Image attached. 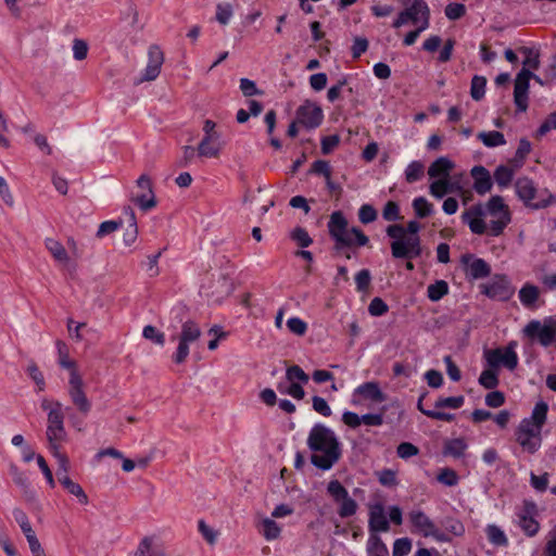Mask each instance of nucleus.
Returning <instances> with one entry per match:
<instances>
[{"label": "nucleus", "instance_id": "6e6d98bb", "mask_svg": "<svg viewBox=\"0 0 556 556\" xmlns=\"http://www.w3.org/2000/svg\"><path fill=\"white\" fill-rule=\"evenodd\" d=\"M382 216L388 222H394L401 219L400 207L397 203L389 201L386 203L382 212Z\"/></svg>", "mask_w": 556, "mask_h": 556}, {"label": "nucleus", "instance_id": "7c9ffc66", "mask_svg": "<svg viewBox=\"0 0 556 556\" xmlns=\"http://www.w3.org/2000/svg\"><path fill=\"white\" fill-rule=\"evenodd\" d=\"M534 510V505H527L525 511L519 515V526L529 536L536 534L539 531V522L530 516Z\"/></svg>", "mask_w": 556, "mask_h": 556}, {"label": "nucleus", "instance_id": "6ab92c4d", "mask_svg": "<svg viewBox=\"0 0 556 556\" xmlns=\"http://www.w3.org/2000/svg\"><path fill=\"white\" fill-rule=\"evenodd\" d=\"M323 117L321 109L312 102L304 103L296 111L298 122L308 129L318 127Z\"/></svg>", "mask_w": 556, "mask_h": 556}, {"label": "nucleus", "instance_id": "39448f33", "mask_svg": "<svg viewBox=\"0 0 556 556\" xmlns=\"http://www.w3.org/2000/svg\"><path fill=\"white\" fill-rule=\"evenodd\" d=\"M548 406L545 402H538L529 418L519 424L516 431V440L523 451L533 454L541 446V432L546 421Z\"/></svg>", "mask_w": 556, "mask_h": 556}, {"label": "nucleus", "instance_id": "f3484780", "mask_svg": "<svg viewBox=\"0 0 556 556\" xmlns=\"http://www.w3.org/2000/svg\"><path fill=\"white\" fill-rule=\"evenodd\" d=\"M481 288L486 296L496 301H507L514 294V289L505 276H495L491 281L482 285Z\"/></svg>", "mask_w": 556, "mask_h": 556}, {"label": "nucleus", "instance_id": "58836bf2", "mask_svg": "<svg viewBox=\"0 0 556 556\" xmlns=\"http://www.w3.org/2000/svg\"><path fill=\"white\" fill-rule=\"evenodd\" d=\"M413 208L417 217L425 218L433 213V205L424 197L413 200Z\"/></svg>", "mask_w": 556, "mask_h": 556}, {"label": "nucleus", "instance_id": "4468645a", "mask_svg": "<svg viewBox=\"0 0 556 556\" xmlns=\"http://www.w3.org/2000/svg\"><path fill=\"white\" fill-rule=\"evenodd\" d=\"M408 520L412 523V532L425 538H433L439 542H447L450 539L441 532L434 522L421 510L414 509L408 513Z\"/></svg>", "mask_w": 556, "mask_h": 556}, {"label": "nucleus", "instance_id": "ea45409f", "mask_svg": "<svg viewBox=\"0 0 556 556\" xmlns=\"http://www.w3.org/2000/svg\"><path fill=\"white\" fill-rule=\"evenodd\" d=\"M467 450V443L464 439L457 438L445 443L444 453L453 457H460Z\"/></svg>", "mask_w": 556, "mask_h": 556}, {"label": "nucleus", "instance_id": "09e8293b", "mask_svg": "<svg viewBox=\"0 0 556 556\" xmlns=\"http://www.w3.org/2000/svg\"><path fill=\"white\" fill-rule=\"evenodd\" d=\"M70 494L75 496L79 504L87 505L89 503L88 495L84 491L80 484L75 481L67 482L66 485L63 486Z\"/></svg>", "mask_w": 556, "mask_h": 556}, {"label": "nucleus", "instance_id": "8fccbe9b", "mask_svg": "<svg viewBox=\"0 0 556 556\" xmlns=\"http://www.w3.org/2000/svg\"><path fill=\"white\" fill-rule=\"evenodd\" d=\"M144 339L152 341L153 343L163 346L165 343V336L159 331L154 326L148 325L142 330Z\"/></svg>", "mask_w": 556, "mask_h": 556}, {"label": "nucleus", "instance_id": "ddd939ff", "mask_svg": "<svg viewBox=\"0 0 556 556\" xmlns=\"http://www.w3.org/2000/svg\"><path fill=\"white\" fill-rule=\"evenodd\" d=\"M516 348L517 342L510 341L505 348L485 350L484 358L491 368L504 366L509 370H514L518 365Z\"/></svg>", "mask_w": 556, "mask_h": 556}, {"label": "nucleus", "instance_id": "473e14b6", "mask_svg": "<svg viewBox=\"0 0 556 556\" xmlns=\"http://www.w3.org/2000/svg\"><path fill=\"white\" fill-rule=\"evenodd\" d=\"M125 213L128 215L129 226L125 230L123 241L127 247L134 244L138 237L137 219L134 210L130 206L125 208Z\"/></svg>", "mask_w": 556, "mask_h": 556}, {"label": "nucleus", "instance_id": "2f4dec72", "mask_svg": "<svg viewBox=\"0 0 556 556\" xmlns=\"http://www.w3.org/2000/svg\"><path fill=\"white\" fill-rule=\"evenodd\" d=\"M519 168H516L515 164L509 163V165H501L498 166L494 172V179L495 182L500 187H507L511 180Z\"/></svg>", "mask_w": 556, "mask_h": 556}, {"label": "nucleus", "instance_id": "1a4fd4ad", "mask_svg": "<svg viewBox=\"0 0 556 556\" xmlns=\"http://www.w3.org/2000/svg\"><path fill=\"white\" fill-rule=\"evenodd\" d=\"M202 334V330L193 320H186L181 324L180 332L172 336V341L177 342L176 351L172 355V359L175 364H184L190 353V345L197 342Z\"/></svg>", "mask_w": 556, "mask_h": 556}, {"label": "nucleus", "instance_id": "0e129e2a", "mask_svg": "<svg viewBox=\"0 0 556 556\" xmlns=\"http://www.w3.org/2000/svg\"><path fill=\"white\" fill-rule=\"evenodd\" d=\"M396 453L399 457L407 459L409 457L417 455L419 453V450L416 445L409 442H403L397 446Z\"/></svg>", "mask_w": 556, "mask_h": 556}, {"label": "nucleus", "instance_id": "a18cd8bd", "mask_svg": "<svg viewBox=\"0 0 556 556\" xmlns=\"http://www.w3.org/2000/svg\"><path fill=\"white\" fill-rule=\"evenodd\" d=\"M286 379L288 382L307 383L309 377L300 366L293 365L287 368Z\"/></svg>", "mask_w": 556, "mask_h": 556}, {"label": "nucleus", "instance_id": "4c0bfd02", "mask_svg": "<svg viewBox=\"0 0 556 556\" xmlns=\"http://www.w3.org/2000/svg\"><path fill=\"white\" fill-rule=\"evenodd\" d=\"M485 533L488 540L494 545L506 546L508 544V540L504 531L495 525H489L485 529Z\"/></svg>", "mask_w": 556, "mask_h": 556}, {"label": "nucleus", "instance_id": "c85d7f7f", "mask_svg": "<svg viewBox=\"0 0 556 556\" xmlns=\"http://www.w3.org/2000/svg\"><path fill=\"white\" fill-rule=\"evenodd\" d=\"M258 532L267 541H274L280 536L281 527L273 519L264 517L256 526Z\"/></svg>", "mask_w": 556, "mask_h": 556}, {"label": "nucleus", "instance_id": "4d7b16f0", "mask_svg": "<svg viewBox=\"0 0 556 556\" xmlns=\"http://www.w3.org/2000/svg\"><path fill=\"white\" fill-rule=\"evenodd\" d=\"M287 327L292 333L296 336H303L307 330L306 323L299 317L289 318L287 320Z\"/></svg>", "mask_w": 556, "mask_h": 556}, {"label": "nucleus", "instance_id": "c9c22d12", "mask_svg": "<svg viewBox=\"0 0 556 556\" xmlns=\"http://www.w3.org/2000/svg\"><path fill=\"white\" fill-rule=\"evenodd\" d=\"M198 531L208 545H215L220 535L219 531L206 523L205 520L198 521Z\"/></svg>", "mask_w": 556, "mask_h": 556}, {"label": "nucleus", "instance_id": "5fc2aeb1", "mask_svg": "<svg viewBox=\"0 0 556 556\" xmlns=\"http://www.w3.org/2000/svg\"><path fill=\"white\" fill-rule=\"evenodd\" d=\"M412 551V541L408 538L395 540L393 544V556H406Z\"/></svg>", "mask_w": 556, "mask_h": 556}, {"label": "nucleus", "instance_id": "a211bd4d", "mask_svg": "<svg viewBox=\"0 0 556 556\" xmlns=\"http://www.w3.org/2000/svg\"><path fill=\"white\" fill-rule=\"evenodd\" d=\"M164 63V53L157 45H151L148 49V63L142 72L139 83L153 81L160 73Z\"/></svg>", "mask_w": 556, "mask_h": 556}, {"label": "nucleus", "instance_id": "6e6552de", "mask_svg": "<svg viewBox=\"0 0 556 556\" xmlns=\"http://www.w3.org/2000/svg\"><path fill=\"white\" fill-rule=\"evenodd\" d=\"M41 408L47 412L46 438L50 450L62 448V444L67 441V432L64 427V414L62 403L42 399Z\"/></svg>", "mask_w": 556, "mask_h": 556}, {"label": "nucleus", "instance_id": "393cba45", "mask_svg": "<svg viewBox=\"0 0 556 556\" xmlns=\"http://www.w3.org/2000/svg\"><path fill=\"white\" fill-rule=\"evenodd\" d=\"M471 177L473 178V189L478 194H485L492 188V179L489 170L483 166L472 167Z\"/></svg>", "mask_w": 556, "mask_h": 556}, {"label": "nucleus", "instance_id": "603ef678", "mask_svg": "<svg viewBox=\"0 0 556 556\" xmlns=\"http://www.w3.org/2000/svg\"><path fill=\"white\" fill-rule=\"evenodd\" d=\"M232 7L230 3H219L216 7V20L222 25H227L232 16Z\"/></svg>", "mask_w": 556, "mask_h": 556}, {"label": "nucleus", "instance_id": "f257e3e1", "mask_svg": "<svg viewBox=\"0 0 556 556\" xmlns=\"http://www.w3.org/2000/svg\"><path fill=\"white\" fill-rule=\"evenodd\" d=\"M462 219L470 231L483 235L489 230L493 237H498L511 222V213L501 195H493L483 204H476L466 210Z\"/></svg>", "mask_w": 556, "mask_h": 556}, {"label": "nucleus", "instance_id": "9b49d317", "mask_svg": "<svg viewBox=\"0 0 556 556\" xmlns=\"http://www.w3.org/2000/svg\"><path fill=\"white\" fill-rule=\"evenodd\" d=\"M515 189L518 198L530 208L540 210L556 204V197L548 191L544 192L545 197L533 202L536 195V188L533 181L527 177L518 178L515 182Z\"/></svg>", "mask_w": 556, "mask_h": 556}, {"label": "nucleus", "instance_id": "9d476101", "mask_svg": "<svg viewBox=\"0 0 556 556\" xmlns=\"http://www.w3.org/2000/svg\"><path fill=\"white\" fill-rule=\"evenodd\" d=\"M525 337L544 348L556 344V315L530 320L522 329Z\"/></svg>", "mask_w": 556, "mask_h": 556}, {"label": "nucleus", "instance_id": "bf43d9fd", "mask_svg": "<svg viewBox=\"0 0 556 556\" xmlns=\"http://www.w3.org/2000/svg\"><path fill=\"white\" fill-rule=\"evenodd\" d=\"M358 218L363 224H369L377 219V212L374 206L364 204L358 211Z\"/></svg>", "mask_w": 556, "mask_h": 556}, {"label": "nucleus", "instance_id": "412c9836", "mask_svg": "<svg viewBox=\"0 0 556 556\" xmlns=\"http://www.w3.org/2000/svg\"><path fill=\"white\" fill-rule=\"evenodd\" d=\"M225 147V142L219 137L202 138L197 147L198 156L205 159H218Z\"/></svg>", "mask_w": 556, "mask_h": 556}, {"label": "nucleus", "instance_id": "cd10ccee", "mask_svg": "<svg viewBox=\"0 0 556 556\" xmlns=\"http://www.w3.org/2000/svg\"><path fill=\"white\" fill-rule=\"evenodd\" d=\"M355 393L365 400H370L375 403H381L386 400V395L380 390L377 382H365L356 388Z\"/></svg>", "mask_w": 556, "mask_h": 556}, {"label": "nucleus", "instance_id": "774afa93", "mask_svg": "<svg viewBox=\"0 0 556 556\" xmlns=\"http://www.w3.org/2000/svg\"><path fill=\"white\" fill-rule=\"evenodd\" d=\"M292 238L302 248H306L312 243V239L308 232L303 228H295L292 232Z\"/></svg>", "mask_w": 556, "mask_h": 556}, {"label": "nucleus", "instance_id": "0eeeda50", "mask_svg": "<svg viewBox=\"0 0 556 556\" xmlns=\"http://www.w3.org/2000/svg\"><path fill=\"white\" fill-rule=\"evenodd\" d=\"M520 51L526 55V59L523 61V68L517 74L515 79L514 101L517 109L525 112L528 109L530 79L533 78L539 84L543 83L539 76L530 72V68L536 70L540 65L539 53L530 48H521Z\"/></svg>", "mask_w": 556, "mask_h": 556}, {"label": "nucleus", "instance_id": "c03bdc74", "mask_svg": "<svg viewBox=\"0 0 556 556\" xmlns=\"http://www.w3.org/2000/svg\"><path fill=\"white\" fill-rule=\"evenodd\" d=\"M26 371L28 376L31 378V380L35 382L37 390L39 392L43 391L46 389V381L42 372L38 368L35 362H30L27 365Z\"/></svg>", "mask_w": 556, "mask_h": 556}, {"label": "nucleus", "instance_id": "72a5a7b5", "mask_svg": "<svg viewBox=\"0 0 556 556\" xmlns=\"http://www.w3.org/2000/svg\"><path fill=\"white\" fill-rule=\"evenodd\" d=\"M477 137L488 148H495L506 143L504 135L496 130L481 131Z\"/></svg>", "mask_w": 556, "mask_h": 556}, {"label": "nucleus", "instance_id": "423d86ee", "mask_svg": "<svg viewBox=\"0 0 556 556\" xmlns=\"http://www.w3.org/2000/svg\"><path fill=\"white\" fill-rule=\"evenodd\" d=\"M328 229L331 238L336 241L334 250L337 252L343 248L364 247L369 241L359 228H349V223L340 211L330 215Z\"/></svg>", "mask_w": 556, "mask_h": 556}, {"label": "nucleus", "instance_id": "c756f323", "mask_svg": "<svg viewBox=\"0 0 556 556\" xmlns=\"http://www.w3.org/2000/svg\"><path fill=\"white\" fill-rule=\"evenodd\" d=\"M519 300L521 304L530 309H534L538 307L536 302L540 296V289L531 283H526L520 290H519Z\"/></svg>", "mask_w": 556, "mask_h": 556}, {"label": "nucleus", "instance_id": "4be33fe9", "mask_svg": "<svg viewBox=\"0 0 556 556\" xmlns=\"http://www.w3.org/2000/svg\"><path fill=\"white\" fill-rule=\"evenodd\" d=\"M369 530L371 534L377 532H388L390 529L389 521L384 515V508L382 504L377 503L369 507Z\"/></svg>", "mask_w": 556, "mask_h": 556}, {"label": "nucleus", "instance_id": "69168bd1", "mask_svg": "<svg viewBox=\"0 0 556 556\" xmlns=\"http://www.w3.org/2000/svg\"><path fill=\"white\" fill-rule=\"evenodd\" d=\"M371 276L368 269L359 270L355 276V282L357 290L363 292L366 291L370 285Z\"/></svg>", "mask_w": 556, "mask_h": 556}, {"label": "nucleus", "instance_id": "dca6fc26", "mask_svg": "<svg viewBox=\"0 0 556 556\" xmlns=\"http://www.w3.org/2000/svg\"><path fill=\"white\" fill-rule=\"evenodd\" d=\"M137 189L138 191L130 197L131 202L137 204L142 211H149L156 206L152 181L149 176L141 175L137 179Z\"/></svg>", "mask_w": 556, "mask_h": 556}, {"label": "nucleus", "instance_id": "f704fd0d", "mask_svg": "<svg viewBox=\"0 0 556 556\" xmlns=\"http://www.w3.org/2000/svg\"><path fill=\"white\" fill-rule=\"evenodd\" d=\"M404 174L405 180L408 184H414L424 177L425 165L420 161H413L407 165Z\"/></svg>", "mask_w": 556, "mask_h": 556}, {"label": "nucleus", "instance_id": "864d4df0", "mask_svg": "<svg viewBox=\"0 0 556 556\" xmlns=\"http://www.w3.org/2000/svg\"><path fill=\"white\" fill-rule=\"evenodd\" d=\"M445 15L451 21H456L466 14V7L462 3L452 2L445 7Z\"/></svg>", "mask_w": 556, "mask_h": 556}, {"label": "nucleus", "instance_id": "b1692460", "mask_svg": "<svg viewBox=\"0 0 556 556\" xmlns=\"http://www.w3.org/2000/svg\"><path fill=\"white\" fill-rule=\"evenodd\" d=\"M454 167L453 161L446 156H440L430 164L427 174L433 181L450 176Z\"/></svg>", "mask_w": 556, "mask_h": 556}, {"label": "nucleus", "instance_id": "e2e57ef3", "mask_svg": "<svg viewBox=\"0 0 556 556\" xmlns=\"http://www.w3.org/2000/svg\"><path fill=\"white\" fill-rule=\"evenodd\" d=\"M73 54L77 61H83L88 54V45L85 40L74 39L73 41Z\"/></svg>", "mask_w": 556, "mask_h": 556}, {"label": "nucleus", "instance_id": "f8f14e48", "mask_svg": "<svg viewBox=\"0 0 556 556\" xmlns=\"http://www.w3.org/2000/svg\"><path fill=\"white\" fill-rule=\"evenodd\" d=\"M327 492L332 501L338 504V514L341 518H348L356 514L358 505L339 480H331L327 485Z\"/></svg>", "mask_w": 556, "mask_h": 556}, {"label": "nucleus", "instance_id": "e433bc0d", "mask_svg": "<svg viewBox=\"0 0 556 556\" xmlns=\"http://www.w3.org/2000/svg\"><path fill=\"white\" fill-rule=\"evenodd\" d=\"M448 293V285L444 280H437L434 283L428 286L427 294L432 302L440 301Z\"/></svg>", "mask_w": 556, "mask_h": 556}, {"label": "nucleus", "instance_id": "bb28decb", "mask_svg": "<svg viewBox=\"0 0 556 556\" xmlns=\"http://www.w3.org/2000/svg\"><path fill=\"white\" fill-rule=\"evenodd\" d=\"M45 245L55 262L64 266L71 263L70 254L60 241L53 238H47Z\"/></svg>", "mask_w": 556, "mask_h": 556}, {"label": "nucleus", "instance_id": "f03ea898", "mask_svg": "<svg viewBox=\"0 0 556 556\" xmlns=\"http://www.w3.org/2000/svg\"><path fill=\"white\" fill-rule=\"evenodd\" d=\"M312 464L321 470H329L341 458V444L336 433L321 424L315 425L307 437Z\"/></svg>", "mask_w": 556, "mask_h": 556}, {"label": "nucleus", "instance_id": "a19ab883", "mask_svg": "<svg viewBox=\"0 0 556 556\" xmlns=\"http://www.w3.org/2000/svg\"><path fill=\"white\" fill-rule=\"evenodd\" d=\"M368 556H388V549L377 534H370L367 545Z\"/></svg>", "mask_w": 556, "mask_h": 556}, {"label": "nucleus", "instance_id": "7ed1b4c3", "mask_svg": "<svg viewBox=\"0 0 556 556\" xmlns=\"http://www.w3.org/2000/svg\"><path fill=\"white\" fill-rule=\"evenodd\" d=\"M59 365L70 371L67 382V394L73 406L84 416L91 410L92 404L89 400L83 376L78 370L77 363L70 357L67 345L63 341H56Z\"/></svg>", "mask_w": 556, "mask_h": 556}, {"label": "nucleus", "instance_id": "338daca9", "mask_svg": "<svg viewBox=\"0 0 556 556\" xmlns=\"http://www.w3.org/2000/svg\"><path fill=\"white\" fill-rule=\"evenodd\" d=\"M281 394H288L295 400H302L305 392L300 382H289L288 389H281Z\"/></svg>", "mask_w": 556, "mask_h": 556}, {"label": "nucleus", "instance_id": "de8ad7c7", "mask_svg": "<svg viewBox=\"0 0 556 556\" xmlns=\"http://www.w3.org/2000/svg\"><path fill=\"white\" fill-rule=\"evenodd\" d=\"M465 397L463 395L459 396H450V397H439L435 403V408L448 407L452 409H458L464 405Z\"/></svg>", "mask_w": 556, "mask_h": 556}, {"label": "nucleus", "instance_id": "79ce46f5", "mask_svg": "<svg viewBox=\"0 0 556 556\" xmlns=\"http://www.w3.org/2000/svg\"><path fill=\"white\" fill-rule=\"evenodd\" d=\"M468 270L472 278L479 279L489 276L491 269L485 261L482 258H476L470 263Z\"/></svg>", "mask_w": 556, "mask_h": 556}, {"label": "nucleus", "instance_id": "5701e85b", "mask_svg": "<svg viewBox=\"0 0 556 556\" xmlns=\"http://www.w3.org/2000/svg\"><path fill=\"white\" fill-rule=\"evenodd\" d=\"M460 190L462 186L457 181H453L450 176L433 180L429 185V193L435 199H443L446 194Z\"/></svg>", "mask_w": 556, "mask_h": 556}, {"label": "nucleus", "instance_id": "a878e982", "mask_svg": "<svg viewBox=\"0 0 556 556\" xmlns=\"http://www.w3.org/2000/svg\"><path fill=\"white\" fill-rule=\"evenodd\" d=\"M52 455L55 457L58 463L56 477L62 486L66 485L67 482L73 481L68 471L71 468L70 459L65 453L61 451V448L50 450Z\"/></svg>", "mask_w": 556, "mask_h": 556}, {"label": "nucleus", "instance_id": "20e7f679", "mask_svg": "<svg viewBox=\"0 0 556 556\" xmlns=\"http://www.w3.org/2000/svg\"><path fill=\"white\" fill-rule=\"evenodd\" d=\"M419 230L420 225L416 220L408 222L406 228L397 224L387 228V235L394 239L391 242L394 258H414L421 254Z\"/></svg>", "mask_w": 556, "mask_h": 556}, {"label": "nucleus", "instance_id": "2eb2a0df", "mask_svg": "<svg viewBox=\"0 0 556 556\" xmlns=\"http://www.w3.org/2000/svg\"><path fill=\"white\" fill-rule=\"evenodd\" d=\"M430 11L425 0H414L413 3L403 10L397 18L393 22L394 28L412 22L413 24H421L426 22V27H429Z\"/></svg>", "mask_w": 556, "mask_h": 556}, {"label": "nucleus", "instance_id": "3c124183", "mask_svg": "<svg viewBox=\"0 0 556 556\" xmlns=\"http://www.w3.org/2000/svg\"><path fill=\"white\" fill-rule=\"evenodd\" d=\"M479 383L485 389H494L498 384L497 374L493 369H485L479 377Z\"/></svg>", "mask_w": 556, "mask_h": 556}, {"label": "nucleus", "instance_id": "aec40b11", "mask_svg": "<svg viewBox=\"0 0 556 556\" xmlns=\"http://www.w3.org/2000/svg\"><path fill=\"white\" fill-rule=\"evenodd\" d=\"M134 556H165V549L161 538L156 534L143 536L137 546Z\"/></svg>", "mask_w": 556, "mask_h": 556}, {"label": "nucleus", "instance_id": "37998d69", "mask_svg": "<svg viewBox=\"0 0 556 556\" xmlns=\"http://www.w3.org/2000/svg\"><path fill=\"white\" fill-rule=\"evenodd\" d=\"M486 79L483 76H473L470 86V96L473 100L479 101L484 97Z\"/></svg>", "mask_w": 556, "mask_h": 556}, {"label": "nucleus", "instance_id": "680f3d73", "mask_svg": "<svg viewBox=\"0 0 556 556\" xmlns=\"http://www.w3.org/2000/svg\"><path fill=\"white\" fill-rule=\"evenodd\" d=\"M10 475L12 476V479L14 481V483L18 486H21L22 489H27L28 488V478L27 476L21 471L16 465H10Z\"/></svg>", "mask_w": 556, "mask_h": 556}, {"label": "nucleus", "instance_id": "052dcab7", "mask_svg": "<svg viewBox=\"0 0 556 556\" xmlns=\"http://www.w3.org/2000/svg\"><path fill=\"white\" fill-rule=\"evenodd\" d=\"M438 481L445 485L453 486V485L457 484L458 477H457V473L453 469L444 468L438 475Z\"/></svg>", "mask_w": 556, "mask_h": 556}, {"label": "nucleus", "instance_id": "49530a36", "mask_svg": "<svg viewBox=\"0 0 556 556\" xmlns=\"http://www.w3.org/2000/svg\"><path fill=\"white\" fill-rule=\"evenodd\" d=\"M531 151V144L527 139H521L516 151L515 157L510 161L511 164L516 165V168H520L523 164L526 156Z\"/></svg>", "mask_w": 556, "mask_h": 556}, {"label": "nucleus", "instance_id": "13d9d810", "mask_svg": "<svg viewBox=\"0 0 556 556\" xmlns=\"http://www.w3.org/2000/svg\"><path fill=\"white\" fill-rule=\"evenodd\" d=\"M388 305L380 298H374L368 306V312L371 316H382L388 312Z\"/></svg>", "mask_w": 556, "mask_h": 556}]
</instances>
